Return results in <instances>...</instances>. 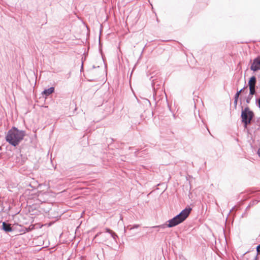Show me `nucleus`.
<instances>
[{"label":"nucleus","instance_id":"4468645a","mask_svg":"<svg viewBox=\"0 0 260 260\" xmlns=\"http://www.w3.org/2000/svg\"><path fill=\"white\" fill-rule=\"evenodd\" d=\"M139 226V225H135V226H134V227H135V228H138Z\"/></svg>","mask_w":260,"mask_h":260},{"label":"nucleus","instance_id":"f03ea898","mask_svg":"<svg viewBox=\"0 0 260 260\" xmlns=\"http://www.w3.org/2000/svg\"><path fill=\"white\" fill-rule=\"evenodd\" d=\"M191 210V209L190 208H185L182 210L179 214L168 221V227H173L182 222L188 216Z\"/></svg>","mask_w":260,"mask_h":260},{"label":"nucleus","instance_id":"7ed1b4c3","mask_svg":"<svg viewBox=\"0 0 260 260\" xmlns=\"http://www.w3.org/2000/svg\"><path fill=\"white\" fill-rule=\"evenodd\" d=\"M253 116V113L252 111H250L248 108H245L242 112L241 117L242 121L244 122L245 125L250 122Z\"/></svg>","mask_w":260,"mask_h":260},{"label":"nucleus","instance_id":"f257e3e1","mask_svg":"<svg viewBox=\"0 0 260 260\" xmlns=\"http://www.w3.org/2000/svg\"><path fill=\"white\" fill-rule=\"evenodd\" d=\"M24 136V131H20L15 127H13L8 131L6 140L12 146H16L23 139Z\"/></svg>","mask_w":260,"mask_h":260},{"label":"nucleus","instance_id":"6e6552de","mask_svg":"<svg viewBox=\"0 0 260 260\" xmlns=\"http://www.w3.org/2000/svg\"><path fill=\"white\" fill-rule=\"evenodd\" d=\"M54 91V88L53 87H51L48 89L44 90L42 94H45L46 96L49 95L51 93H52Z\"/></svg>","mask_w":260,"mask_h":260},{"label":"nucleus","instance_id":"ddd939ff","mask_svg":"<svg viewBox=\"0 0 260 260\" xmlns=\"http://www.w3.org/2000/svg\"><path fill=\"white\" fill-rule=\"evenodd\" d=\"M257 153L258 156L260 157V148L258 149Z\"/></svg>","mask_w":260,"mask_h":260},{"label":"nucleus","instance_id":"f8f14e48","mask_svg":"<svg viewBox=\"0 0 260 260\" xmlns=\"http://www.w3.org/2000/svg\"><path fill=\"white\" fill-rule=\"evenodd\" d=\"M237 102H238V99H235L234 104H235V105H237Z\"/></svg>","mask_w":260,"mask_h":260},{"label":"nucleus","instance_id":"423d86ee","mask_svg":"<svg viewBox=\"0 0 260 260\" xmlns=\"http://www.w3.org/2000/svg\"><path fill=\"white\" fill-rule=\"evenodd\" d=\"M25 161V157L22 156V155L19 153L16 155L15 158V162L19 165H22Z\"/></svg>","mask_w":260,"mask_h":260},{"label":"nucleus","instance_id":"20e7f679","mask_svg":"<svg viewBox=\"0 0 260 260\" xmlns=\"http://www.w3.org/2000/svg\"><path fill=\"white\" fill-rule=\"evenodd\" d=\"M256 84V78L254 76H253L250 78L249 82L248 85L249 86L250 89V94L253 95L255 93V86Z\"/></svg>","mask_w":260,"mask_h":260},{"label":"nucleus","instance_id":"9b49d317","mask_svg":"<svg viewBox=\"0 0 260 260\" xmlns=\"http://www.w3.org/2000/svg\"><path fill=\"white\" fill-rule=\"evenodd\" d=\"M257 251L258 253H260V244L257 246L256 248Z\"/></svg>","mask_w":260,"mask_h":260},{"label":"nucleus","instance_id":"1a4fd4ad","mask_svg":"<svg viewBox=\"0 0 260 260\" xmlns=\"http://www.w3.org/2000/svg\"><path fill=\"white\" fill-rule=\"evenodd\" d=\"M242 89H241L240 90L238 91L236 93V94H235V99H238L239 95H240V93L242 92Z\"/></svg>","mask_w":260,"mask_h":260},{"label":"nucleus","instance_id":"0eeeda50","mask_svg":"<svg viewBox=\"0 0 260 260\" xmlns=\"http://www.w3.org/2000/svg\"><path fill=\"white\" fill-rule=\"evenodd\" d=\"M3 229L7 232H12L13 231L12 227L11 226V224L9 223H7L5 222L3 223Z\"/></svg>","mask_w":260,"mask_h":260},{"label":"nucleus","instance_id":"9d476101","mask_svg":"<svg viewBox=\"0 0 260 260\" xmlns=\"http://www.w3.org/2000/svg\"><path fill=\"white\" fill-rule=\"evenodd\" d=\"M81 224V223H80V225H80ZM80 226H78L76 230V234L77 233V232H80Z\"/></svg>","mask_w":260,"mask_h":260},{"label":"nucleus","instance_id":"39448f33","mask_svg":"<svg viewBox=\"0 0 260 260\" xmlns=\"http://www.w3.org/2000/svg\"><path fill=\"white\" fill-rule=\"evenodd\" d=\"M250 69L253 71L260 70V56L255 58L250 67Z\"/></svg>","mask_w":260,"mask_h":260}]
</instances>
